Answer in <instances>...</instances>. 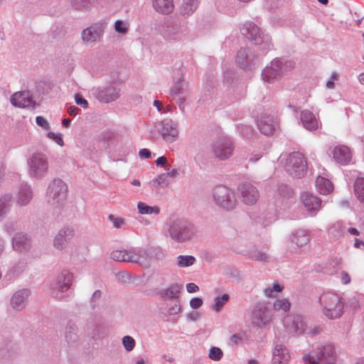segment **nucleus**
I'll use <instances>...</instances> for the list:
<instances>
[{
    "label": "nucleus",
    "instance_id": "864d4df0",
    "mask_svg": "<svg viewBox=\"0 0 364 364\" xmlns=\"http://www.w3.org/2000/svg\"><path fill=\"white\" fill-rule=\"evenodd\" d=\"M355 246L358 248H361V247H364V242L358 240V239H355Z\"/></svg>",
    "mask_w": 364,
    "mask_h": 364
},
{
    "label": "nucleus",
    "instance_id": "4be33fe9",
    "mask_svg": "<svg viewBox=\"0 0 364 364\" xmlns=\"http://www.w3.org/2000/svg\"><path fill=\"white\" fill-rule=\"evenodd\" d=\"M316 186L318 191L323 195H326L330 193L333 189V186L331 181L323 177L318 176L316 181Z\"/></svg>",
    "mask_w": 364,
    "mask_h": 364
},
{
    "label": "nucleus",
    "instance_id": "a19ab883",
    "mask_svg": "<svg viewBox=\"0 0 364 364\" xmlns=\"http://www.w3.org/2000/svg\"><path fill=\"white\" fill-rule=\"evenodd\" d=\"M48 136L55 141L58 145H63V140L60 134H55L54 132H48Z\"/></svg>",
    "mask_w": 364,
    "mask_h": 364
},
{
    "label": "nucleus",
    "instance_id": "09e8293b",
    "mask_svg": "<svg viewBox=\"0 0 364 364\" xmlns=\"http://www.w3.org/2000/svg\"><path fill=\"white\" fill-rule=\"evenodd\" d=\"M74 6L79 9L87 7L85 2L83 0H74L73 1Z\"/></svg>",
    "mask_w": 364,
    "mask_h": 364
},
{
    "label": "nucleus",
    "instance_id": "aec40b11",
    "mask_svg": "<svg viewBox=\"0 0 364 364\" xmlns=\"http://www.w3.org/2000/svg\"><path fill=\"white\" fill-rule=\"evenodd\" d=\"M301 120L303 125L309 130H315L318 127V122L312 112L304 110L301 113Z\"/></svg>",
    "mask_w": 364,
    "mask_h": 364
},
{
    "label": "nucleus",
    "instance_id": "2f4dec72",
    "mask_svg": "<svg viewBox=\"0 0 364 364\" xmlns=\"http://www.w3.org/2000/svg\"><path fill=\"white\" fill-rule=\"evenodd\" d=\"M294 331L296 333H301L305 331L306 323L304 318L301 316H296L293 320Z\"/></svg>",
    "mask_w": 364,
    "mask_h": 364
},
{
    "label": "nucleus",
    "instance_id": "a18cd8bd",
    "mask_svg": "<svg viewBox=\"0 0 364 364\" xmlns=\"http://www.w3.org/2000/svg\"><path fill=\"white\" fill-rule=\"evenodd\" d=\"M341 282L343 284H349L351 280L350 275L345 271L341 272Z\"/></svg>",
    "mask_w": 364,
    "mask_h": 364
},
{
    "label": "nucleus",
    "instance_id": "e433bc0d",
    "mask_svg": "<svg viewBox=\"0 0 364 364\" xmlns=\"http://www.w3.org/2000/svg\"><path fill=\"white\" fill-rule=\"evenodd\" d=\"M223 355L222 350L217 347H212L209 351V358L213 360H220Z\"/></svg>",
    "mask_w": 364,
    "mask_h": 364
},
{
    "label": "nucleus",
    "instance_id": "2eb2a0df",
    "mask_svg": "<svg viewBox=\"0 0 364 364\" xmlns=\"http://www.w3.org/2000/svg\"><path fill=\"white\" fill-rule=\"evenodd\" d=\"M73 237V230L70 228L61 229L54 239V246L58 250H62Z\"/></svg>",
    "mask_w": 364,
    "mask_h": 364
},
{
    "label": "nucleus",
    "instance_id": "c9c22d12",
    "mask_svg": "<svg viewBox=\"0 0 364 364\" xmlns=\"http://www.w3.org/2000/svg\"><path fill=\"white\" fill-rule=\"evenodd\" d=\"M108 219L112 223L113 226L116 228H120L126 223L124 218L115 216L112 214L108 215Z\"/></svg>",
    "mask_w": 364,
    "mask_h": 364
},
{
    "label": "nucleus",
    "instance_id": "f3484780",
    "mask_svg": "<svg viewBox=\"0 0 364 364\" xmlns=\"http://www.w3.org/2000/svg\"><path fill=\"white\" fill-rule=\"evenodd\" d=\"M289 354L286 347L276 345L273 350L272 364H287Z\"/></svg>",
    "mask_w": 364,
    "mask_h": 364
},
{
    "label": "nucleus",
    "instance_id": "c756f323",
    "mask_svg": "<svg viewBox=\"0 0 364 364\" xmlns=\"http://www.w3.org/2000/svg\"><path fill=\"white\" fill-rule=\"evenodd\" d=\"M291 304L287 299H277L273 304V309L276 311L287 312Z\"/></svg>",
    "mask_w": 364,
    "mask_h": 364
},
{
    "label": "nucleus",
    "instance_id": "13d9d810",
    "mask_svg": "<svg viewBox=\"0 0 364 364\" xmlns=\"http://www.w3.org/2000/svg\"><path fill=\"white\" fill-rule=\"evenodd\" d=\"M70 284V275L68 274V277L67 282H66V283H65V286L62 287V290H63L64 288H65L67 289L69 287Z\"/></svg>",
    "mask_w": 364,
    "mask_h": 364
},
{
    "label": "nucleus",
    "instance_id": "1a4fd4ad",
    "mask_svg": "<svg viewBox=\"0 0 364 364\" xmlns=\"http://www.w3.org/2000/svg\"><path fill=\"white\" fill-rule=\"evenodd\" d=\"M213 151L217 158L222 160L226 159L232 154V144L231 141L228 139L219 140L214 144Z\"/></svg>",
    "mask_w": 364,
    "mask_h": 364
},
{
    "label": "nucleus",
    "instance_id": "58836bf2",
    "mask_svg": "<svg viewBox=\"0 0 364 364\" xmlns=\"http://www.w3.org/2000/svg\"><path fill=\"white\" fill-rule=\"evenodd\" d=\"M122 343L127 350H132L134 346H135V341L134 339L129 336H126L122 339Z\"/></svg>",
    "mask_w": 364,
    "mask_h": 364
},
{
    "label": "nucleus",
    "instance_id": "f704fd0d",
    "mask_svg": "<svg viewBox=\"0 0 364 364\" xmlns=\"http://www.w3.org/2000/svg\"><path fill=\"white\" fill-rule=\"evenodd\" d=\"M230 296L227 294H224L221 297H216L215 299V304L213 309L218 312L224 306V304L228 301Z\"/></svg>",
    "mask_w": 364,
    "mask_h": 364
},
{
    "label": "nucleus",
    "instance_id": "0e129e2a",
    "mask_svg": "<svg viewBox=\"0 0 364 364\" xmlns=\"http://www.w3.org/2000/svg\"><path fill=\"white\" fill-rule=\"evenodd\" d=\"M331 80L334 81V80H338V75L336 73H333L331 76Z\"/></svg>",
    "mask_w": 364,
    "mask_h": 364
},
{
    "label": "nucleus",
    "instance_id": "6ab92c4d",
    "mask_svg": "<svg viewBox=\"0 0 364 364\" xmlns=\"http://www.w3.org/2000/svg\"><path fill=\"white\" fill-rule=\"evenodd\" d=\"M31 98L28 92H18L11 97V102L18 107H25L30 105Z\"/></svg>",
    "mask_w": 364,
    "mask_h": 364
},
{
    "label": "nucleus",
    "instance_id": "20e7f679",
    "mask_svg": "<svg viewBox=\"0 0 364 364\" xmlns=\"http://www.w3.org/2000/svg\"><path fill=\"white\" fill-rule=\"evenodd\" d=\"M304 360L309 364H333L336 360L335 348L331 344L326 345L319 348L316 357L306 354Z\"/></svg>",
    "mask_w": 364,
    "mask_h": 364
},
{
    "label": "nucleus",
    "instance_id": "f8f14e48",
    "mask_svg": "<svg viewBox=\"0 0 364 364\" xmlns=\"http://www.w3.org/2000/svg\"><path fill=\"white\" fill-rule=\"evenodd\" d=\"M242 198L245 203L253 205L258 198V192L256 188L250 183H244L240 187Z\"/></svg>",
    "mask_w": 364,
    "mask_h": 364
},
{
    "label": "nucleus",
    "instance_id": "3c124183",
    "mask_svg": "<svg viewBox=\"0 0 364 364\" xmlns=\"http://www.w3.org/2000/svg\"><path fill=\"white\" fill-rule=\"evenodd\" d=\"M78 110L79 109L76 106H70L68 109V112L72 116H75L78 113Z\"/></svg>",
    "mask_w": 364,
    "mask_h": 364
},
{
    "label": "nucleus",
    "instance_id": "473e14b6",
    "mask_svg": "<svg viewBox=\"0 0 364 364\" xmlns=\"http://www.w3.org/2000/svg\"><path fill=\"white\" fill-rule=\"evenodd\" d=\"M197 7V2L196 0H190L183 4L182 8V13L184 15H190L196 10Z\"/></svg>",
    "mask_w": 364,
    "mask_h": 364
},
{
    "label": "nucleus",
    "instance_id": "c85d7f7f",
    "mask_svg": "<svg viewBox=\"0 0 364 364\" xmlns=\"http://www.w3.org/2000/svg\"><path fill=\"white\" fill-rule=\"evenodd\" d=\"M137 208L139 210V212L142 215H146V214H155L158 215L160 212V209L159 207H151L143 202H139L137 204Z\"/></svg>",
    "mask_w": 364,
    "mask_h": 364
},
{
    "label": "nucleus",
    "instance_id": "37998d69",
    "mask_svg": "<svg viewBox=\"0 0 364 364\" xmlns=\"http://www.w3.org/2000/svg\"><path fill=\"white\" fill-rule=\"evenodd\" d=\"M75 100L77 105H79L84 108H87L88 106L87 101L85 99L82 98L80 95H75Z\"/></svg>",
    "mask_w": 364,
    "mask_h": 364
},
{
    "label": "nucleus",
    "instance_id": "8fccbe9b",
    "mask_svg": "<svg viewBox=\"0 0 364 364\" xmlns=\"http://www.w3.org/2000/svg\"><path fill=\"white\" fill-rule=\"evenodd\" d=\"M167 163V159L165 156H160L156 160L157 166H165Z\"/></svg>",
    "mask_w": 364,
    "mask_h": 364
},
{
    "label": "nucleus",
    "instance_id": "c03bdc74",
    "mask_svg": "<svg viewBox=\"0 0 364 364\" xmlns=\"http://www.w3.org/2000/svg\"><path fill=\"white\" fill-rule=\"evenodd\" d=\"M203 304V301L200 298H193L190 301V305L192 309H196L199 308Z\"/></svg>",
    "mask_w": 364,
    "mask_h": 364
},
{
    "label": "nucleus",
    "instance_id": "b1692460",
    "mask_svg": "<svg viewBox=\"0 0 364 364\" xmlns=\"http://www.w3.org/2000/svg\"><path fill=\"white\" fill-rule=\"evenodd\" d=\"M100 33L95 27L91 26L85 28L82 32V39L86 43H93L100 38Z\"/></svg>",
    "mask_w": 364,
    "mask_h": 364
},
{
    "label": "nucleus",
    "instance_id": "9b49d317",
    "mask_svg": "<svg viewBox=\"0 0 364 364\" xmlns=\"http://www.w3.org/2000/svg\"><path fill=\"white\" fill-rule=\"evenodd\" d=\"M333 157L337 163L346 165L351 159L352 154L349 148L344 145H339L334 148L333 151Z\"/></svg>",
    "mask_w": 364,
    "mask_h": 364
},
{
    "label": "nucleus",
    "instance_id": "79ce46f5",
    "mask_svg": "<svg viewBox=\"0 0 364 364\" xmlns=\"http://www.w3.org/2000/svg\"><path fill=\"white\" fill-rule=\"evenodd\" d=\"M36 122L38 126H40L46 129H49V124H48V122L42 117H40V116L37 117L36 118Z\"/></svg>",
    "mask_w": 364,
    "mask_h": 364
},
{
    "label": "nucleus",
    "instance_id": "5fc2aeb1",
    "mask_svg": "<svg viewBox=\"0 0 364 364\" xmlns=\"http://www.w3.org/2000/svg\"><path fill=\"white\" fill-rule=\"evenodd\" d=\"M178 293V289H171L170 290V292L168 293L166 292V294L169 296L170 297H174L176 296V294Z\"/></svg>",
    "mask_w": 364,
    "mask_h": 364
},
{
    "label": "nucleus",
    "instance_id": "423d86ee",
    "mask_svg": "<svg viewBox=\"0 0 364 364\" xmlns=\"http://www.w3.org/2000/svg\"><path fill=\"white\" fill-rule=\"evenodd\" d=\"M28 164L30 174L33 177H41L48 169V159L43 154L37 153L33 154L29 159Z\"/></svg>",
    "mask_w": 364,
    "mask_h": 364
},
{
    "label": "nucleus",
    "instance_id": "680f3d73",
    "mask_svg": "<svg viewBox=\"0 0 364 364\" xmlns=\"http://www.w3.org/2000/svg\"><path fill=\"white\" fill-rule=\"evenodd\" d=\"M253 322H254L257 326H262V325H264V324H266V323H267L266 321H263L262 320H261V321H255V320H254V321H253Z\"/></svg>",
    "mask_w": 364,
    "mask_h": 364
},
{
    "label": "nucleus",
    "instance_id": "dca6fc26",
    "mask_svg": "<svg viewBox=\"0 0 364 364\" xmlns=\"http://www.w3.org/2000/svg\"><path fill=\"white\" fill-rule=\"evenodd\" d=\"M161 132L166 140H173L178 134L176 124L170 119L163 122Z\"/></svg>",
    "mask_w": 364,
    "mask_h": 364
},
{
    "label": "nucleus",
    "instance_id": "69168bd1",
    "mask_svg": "<svg viewBox=\"0 0 364 364\" xmlns=\"http://www.w3.org/2000/svg\"><path fill=\"white\" fill-rule=\"evenodd\" d=\"M237 339H238V336L237 335H233L230 338L231 341H232L234 343H237Z\"/></svg>",
    "mask_w": 364,
    "mask_h": 364
},
{
    "label": "nucleus",
    "instance_id": "338daca9",
    "mask_svg": "<svg viewBox=\"0 0 364 364\" xmlns=\"http://www.w3.org/2000/svg\"><path fill=\"white\" fill-rule=\"evenodd\" d=\"M359 80L360 83L364 85V73H362L359 75Z\"/></svg>",
    "mask_w": 364,
    "mask_h": 364
},
{
    "label": "nucleus",
    "instance_id": "72a5a7b5",
    "mask_svg": "<svg viewBox=\"0 0 364 364\" xmlns=\"http://www.w3.org/2000/svg\"><path fill=\"white\" fill-rule=\"evenodd\" d=\"M195 262V258L193 256H183L178 257V265L181 267H186L192 265Z\"/></svg>",
    "mask_w": 364,
    "mask_h": 364
},
{
    "label": "nucleus",
    "instance_id": "4c0bfd02",
    "mask_svg": "<svg viewBox=\"0 0 364 364\" xmlns=\"http://www.w3.org/2000/svg\"><path fill=\"white\" fill-rule=\"evenodd\" d=\"M129 28V24L121 20H117L114 24L115 31L119 33H126Z\"/></svg>",
    "mask_w": 364,
    "mask_h": 364
},
{
    "label": "nucleus",
    "instance_id": "6e6552de",
    "mask_svg": "<svg viewBox=\"0 0 364 364\" xmlns=\"http://www.w3.org/2000/svg\"><path fill=\"white\" fill-rule=\"evenodd\" d=\"M171 237L178 242H183L190 238L193 235L191 227L181 223H173L170 227Z\"/></svg>",
    "mask_w": 364,
    "mask_h": 364
},
{
    "label": "nucleus",
    "instance_id": "052dcab7",
    "mask_svg": "<svg viewBox=\"0 0 364 364\" xmlns=\"http://www.w3.org/2000/svg\"><path fill=\"white\" fill-rule=\"evenodd\" d=\"M70 119H64L62 122V124L64 127H67L69 126L70 124Z\"/></svg>",
    "mask_w": 364,
    "mask_h": 364
},
{
    "label": "nucleus",
    "instance_id": "412c9836",
    "mask_svg": "<svg viewBox=\"0 0 364 364\" xmlns=\"http://www.w3.org/2000/svg\"><path fill=\"white\" fill-rule=\"evenodd\" d=\"M154 9L161 14H168L173 10V0H153Z\"/></svg>",
    "mask_w": 364,
    "mask_h": 364
},
{
    "label": "nucleus",
    "instance_id": "ddd939ff",
    "mask_svg": "<svg viewBox=\"0 0 364 364\" xmlns=\"http://www.w3.org/2000/svg\"><path fill=\"white\" fill-rule=\"evenodd\" d=\"M301 201L309 213L317 212L321 205V200L318 197L309 193H304L301 195Z\"/></svg>",
    "mask_w": 364,
    "mask_h": 364
},
{
    "label": "nucleus",
    "instance_id": "5701e85b",
    "mask_svg": "<svg viewBox=\"0 0 364 364\" xmlns=\"http://www.w3.org/2000/svg\"><path fill=\"white\" fill-rule=\"evenodd\" d=\"M14 248L18 252H23L30 247V242L24 235H18L13 240Z\"/></svg>",
    "mask_w": 364,
    "mask_h": 364
},
{
    "label": "nucleus",
    "instance_id": "bb28decb",
    "mask_svg": "<svg viewBox=\"0 0 364 364\" xmlns=\"http://www.w3.org/2000/svg\"><path fill=\"white\" fill-rule=\"evenodd\" d=\"M26 293L24 291H18L14 294L11 298V306L14 309L18 310L24 306Z\"/></svg>",
    "mask_w": 364,
    "mask_h": 364
},
{
    "label": "nucleus",
    "instance_id": "a878e982",
    "mask_svg": "<svg viewBox=\"0 0 364 364\" xmlns=\"http://www.w3.org/2000/svg\"><path fill=\"white\" fill-rule=\"evenodd\" d=\"M277 68H279V65L274 63H272V66L267 67L262 73L264 80L270 82L276 78L279 75Z\"/></svg>",
    "mask_w": 364,
    "mask_h": 364
},
{
    "label": "nucleus",
    "instance_id": "a211bd4d",
    "mask_svg": "<svg viewBox=\"0 0 364 364\" xmlns=\"http://www.w3.org/2000/svg\"><path fill=\"white\" fill-rule=\"evenodd\" d=\"M276 124L277 122L272 117L264 116L260 118L258 127L262 133L270 135L274 132Z\"/></svg>",
    "mask_w": 364,
    "mask_h": 364
},
{
    "label": "nucleus",
    "instance_id": "f03ea898",
    "mask_svg": "<svg viewBox=\"0 0 364 364\" xmlns=\"http://www.w3.org/2000/svg\"><path fill=\"white\" fill-rule=\"evenodd\" d=\"M111 258L114 261L135 262L144 267L149 264V257L146 252L138 254L132 250H117L111 252Z\"/></svg>",
    "mask_w": 364,
    "mask_h": 364
},
{
    "label": "nucleus",
    "instance_id": "de8ad7c7",
    "mask_svg": "<svg viewBox=\"0 0 364 364\" xmlns=\"http://www.w3.org/2000/svg\"><path fill=\"white\" fill-rule=\"evenodd\" d=\"M139 155L141 158L149 159L151 157V152L147 149H142L139 151Z\"/></svg>",
    "mask_w": 364,
    "mask_h": 364
},
{
    "label": "nucleus",
    "instance_id": "4468645a",
    "mask_svg": "<svg viewBox=\"0 0 364 364\" xmlns=\"http://www.w3.org/2000/svg\"><path fill=\"white\" fill-rule=\"evenodd\" d=\"M96 97L99 101L108 103L118 99L119 92L117 88L109 86L100 90Z\"/></svg>",
    "mask_w": 364,
    "mask_h": 364
},
{
    "label": "nucleus",
    "instance_id": "e2e57ef3",
    "mask_svg": "<svg viewBox=\"0 0 364 364\" xmlns=\"http://www.w3.org/2000/svg\"><path fill=\"white\" fill-rule=\"evenodd\" d=\"M154 105L157 107L158 109H160V107L162 106V103L159 100H155L154 102Z\"/></svg>",
    "mask_w": 364,
    "mask_h": 364
},
{
    "label": "nucleus",
    "instance_id": "cd10ccee",
    "mask_svg": "<svg viewBox=\"0 0 364 364\" xmlns=\"http://www.w3.org/2000/svg\"><path fill=\"white\" fill-rule=\"evenodd\" d=\"M354 191L358 199L364 203V178H358L354 184Z\"/></svg>",
    "mask_w": 364,
    "mask_h": 364
},
{
    "label": "nucleus",
    "instance_id": "ea45409f",
    "mask_svg": "<svg viewBox=\"0 0 364 364\" xmlns=\"http://www.w3.org/2000/svg\"><path fill=\"white\" fill-rule=\"evenodd\" d=\"M11 201V197L9 196H5L0 199V217L3 213H5L6 209V204Z\"/></svg>",
    "mask_w": 364,
    "mask_h": 364
},
{
    "label": "nucleus",
    "instance_id": "603ef678",
    "mask_svg": "<svg viewBox=\"0 0 364 364\" xmlns=\"http://www.w3.org/2000/svg\"><path fill=\"white\" fill-rule=\"evenodd\" d=\"M284 287L281 286L278 282H275L273 284V289L275 291L280 292L283 290Z\"/></svg>",
    "mask_w": 364,
    "mask_h": 364
},
{
    "label": "nucleus",
    "instance_id": "6e6d98bb",
    "mask_svg": "<svg viewBox=\"0 0 364 364\" xmlns=\"http://www.w3.org/2000/svg\"><path fill=\"white\" fill-rule=\"evenodd\" d=\"M348 232L351 234V235H359V232L358 230L355 228H350L348 229Z\"/></svg>",
    "mask_w": 364,
    "mask_h": 364
},
{
    "label": "nucleus",
    "instance_id": "49530a36",
    "mask_svg": "<svg viewBox=\"0 0 364 364\" xmlns=\"http://www.w3.org/2000/svg\"><path fill=\"white\" fill-rule=\"evenodd\" d=\"M187 291L189 293H194L198 291V287L194 283H188L186 284Z\"/></svg>",
    "mask_w": 364,
    "mask_h": 364
},
{
    "label": "nucleus",
    "instance_id": "393cba45",
    "mask_svg": "<svg viewBox=\"0 0 364 364\" xmlns=\"http://www.w3.org/2000/svg\"><path fill=\"white\" fill-rule=\"evenodd\" d=\"M309 241V237L303 230H297L294 234L292 242L295 243L298 247H303L306 245Z\"/></svg>",
    "mask_w": 364,
    "mask_h": 364
},
{
    "label": "nucleus",
    "instance_id": "4d7b16f0",
    "mask_svg": "<svg viewBox=\"0 0 364 364\" xmlns=\"http://www.w3.org/2000/svg\"><path fill=\"white\" fill-rule=\"evenodd\" d=\"M326 87L328 89L334 88V81L330 80L326 82Z\"/></svg>",
    "mask_w": 364,
    "mask_h": 364
},
{
    "label": "nucleus",
    "instance_id": "7c9ffc66",
    "mask_svg": "<svg viewBox=\"0 0 364 364\" xmlns=\"http://www.w3.org/2000/svg\"><path fill=\"white\" fill-rule=\"evenodd\" d=\"M31 198V194L29 188L26 186L21 187L18 193V203L20 205H26L29 202Z\"/></svg>",
    "mask_w": 364,
    "mask_h": 364
},
{
    "label": "nucleus",
    "instance_id": "0eeeda50",
    "mask_svg": "<svg viewBox=\"0 0 364 364\" xmlns=\"http://www.w3.org/2000/svg\"><path fill=\"white\" fill-rule=\"evenodd\" d=\"M214 198L218 205L227 210L233 208L235 205L232 191L225 186H219L215 189Z\"/></svg>",
    "mask_w": 364,
    "mask_h": 364
},
{
    "label": "nucleus",
    "instance_id": "9d476101",
    "mask_svg": "<svg viewBox=\"0 0 364 364\" xmlns=\"http://www.w3.org/2000/svg\"><path fill=\"white\" fill-rule=\"evenodd\" d=\"M241 33L252 41H254L255 43H259L262 42V37L259 28L257 25L252 22H246L240 28Z\"/></svg>",
    "mask_w": 364,
    "mask_h": 364
},
{
    "label": "nucleus",
    "instance_id": "f257e3e1",
    "mask_svg": "<svg viewBox=\"0 0 364 364\" xmlns=\"http://www.w3.org/2000/svg\"><path fill=\"white\" fill-rule=\"evenodd\" d=\"M320 302L323 306V312L328 318L333 319L342 315L344 303L338 295L331 292L324 293L320 298Z\"/></svg>",
    "mask_w": 364,
    "mask_h": 364
},
{
    "label": "nucleus",
    "instance_id": "774afa93",
    "mask_svg": "<svg viewBox=\"0 0 364 364\" xmlns=\"http://www.w3.org/2000/svg\"><path fill=\"white\" fill-rule=\"evenodd\" d=\"M132 184L134 185V186H140V181L139 180H134L132 182Z\"/></svg>",
    "mask_w": 364,
    "mask_h": 364
},
{
    "label": "nucleus",
    "instance_id": "39448f33",
    "mask_svg": "<svg viewBox=\"0 0 364 364\" xmlns=\"http://www.w3.org/2000/svg\"><path fill=\"white\" fill-rule=\"evenodd\" d=\"M286 167L291 175L299 178L304 175L307 166L303 154L294 152L289 156Z\"/></svg>",
    "mask_w": 364,
    "mask_h": 364
},
{
    "label": "nucleus",
    "instance_id": "7ed1b4c3",
    "mask_svg": "<svg viewBox=\"0 0 364 364\" xmlns=\"http://www.w3.org/2000/svg\"><path fill=\"white\" fill-rule=\"evenodd\" d=\"M68 186L60 179H55L47 191L48 202L52 205H61L67 198Z\"/></svg>",
    "mask_w": 364,
    "mask_h": 364
},
{
    "label": "nucleus",
    "instance_id": "bf43d9fd",
    "mask_svg": "<svg viewBox=\"0 0 364 364\" xmlns=\"http://www.w3.org/2000/svg\"><path fill=\"white\" fill-rule=\"evenodd\" d=\"M272 293H273V290L271 288H267L265 289V294L267 296H269V297L273 296Z\"/></svg>",
    "mask_w": 364,
    "mask_h": 364
}]
</instances>
